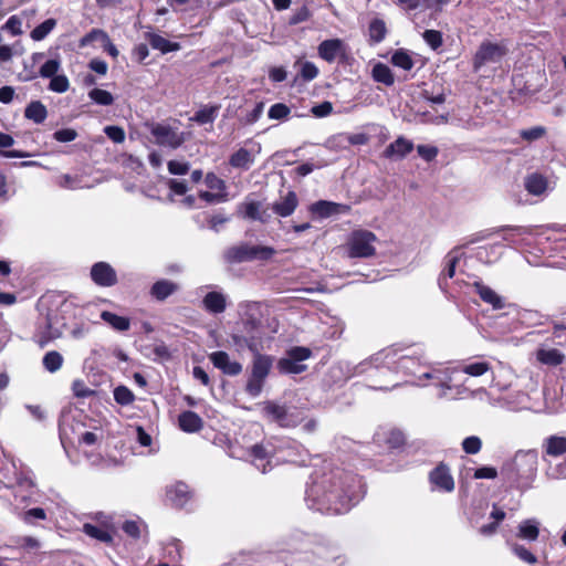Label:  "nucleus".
<instances>
[{
	"label": "nucleus",
	"instance_id": "f257e3e1",
	"mask_svg": "<svg viewBox=\"0 0 566 566\" xmlns=\"http://www.w3.org/2000/svg\"><path fill=\"white\" fill-rule=\"evenodd\" d=\"M361 480L349 471L340 468L324 472L313 483L312 494L321 509L331 514H343L358 502Z\"/></svg>",
	"mask_w": 566,
	"mask_h": 566
},
{
	"label": "nucleus",
	"instance_id": "f03ea898",
	"mask_svg": "<svg viewBox=\"0 0 566 566\" xmlns=\"http://www.w3.org/2000/svg\"><path fill=\"white\" fill-rule=\"evenodd\" d=\"M273 363L274 356L269 354H258L252 356L244 387V390L249 396L258 397L262 392L266 378L271 374Z\"/></svg>",
	"mask_w": 566,
	"mask_h": 566
},
{
	"label": "nucleus",
	"instance_id": "7ed1b4c3",
	"mask_svg": "<svg viewBox=\"0 0 566 566\" xmlns=\"http://www.w3.org/2000/svg\"><path fill=\"white\" fill-rule=\"evenodd\" d=\"M377 235L366 229H357L350 232L346 242L347 255L352 259H367L376 254L375 243Z\"/></svg>",
	"mask_w": 566,
	"mask_h": 566
},
{
	"label": "nucleus",
	"instance_id": "20e7f679",
	"mask_svg": "<svg viewBox=\"0 0 566 566\" xmlns=\"http://www.w3.org/2000/svg\"><path fill=\"white\" fill-rule=\"evenodd\" d=\"M274 254L275 250L271 247L241 243L228 248L224 252V260L230 264L249 262L256 259L266 261Z\"/></svg>",
	"mask_w": 566,
	"mask_h": 566
},
{
	"label": "nucleus",
	"instance_id": "39448f33",
	"mask_svg": "<svg viewBox=\"0 0 566 566\" xmlns=\"http://www.w3.org/2000/svg\"><path fill=\"white\" fill-rule=\"evenodd\" d=\"M313 355L311 348L304 346H294L286 350V357H282L276 363V368L283 375H298L306 371L307 366L302 361L307 360Z\"/></svg>",
	"mask_w": 566,
	"mask_h": 566
},
{
	"label": "nucleus",
	"instance_id": "423d86ee",
	"mask_svg": "<svg viewBox=\"0 0 566 566\" xmlns=\"http://www.w3.org/2000/svg\"><path fill=\"white\" fill-rule=\"evenodd\" d=\"M509 49L504 43H496L489 40L483 41L472 57V69L480 71L490 63H500L507 54Z\"/></svg>",
	"mask_w": 566,
	"mask_h": 566
},
{
	"label": "nucleus",
	"instance_id": "0eeeda50",
	"mask_svg": "<svg viewBox=\"0 0 566 566\" xmlns=\"http://www.w3.org/2000/svg\"><path fill=\"white\" fill-rule=\"evenodd\" d=\"M268 419L276 422L281 428H295L302 422L296 408H289L274 401H266L263 407Z\"/></svg>",
	"mask_w": 566,
	"mask_h": 566
},
{
	"label": "nucleus",
	"instance_id": "6e6552de",
	"mask_svg": "<svg viewBox=\"0 0 566 566\" xmlns=\"http://www.w3.org/2000/svg\"><path fill=\"white\" fill-rule=\"evenodd\" d=\"M428 481L431 486V491L452 493L455 489V482L451 473V469L444 461L439 462L431 471H429Z\"/></svg>",
	"mask_w": 566,
	"mask_h": 566
},
{
	"label": "nucleus",
	"instance_id": "1a4fd4ad",
	"mask_svg": "<svg viewBox=\"0 0 566 566\" xmlns=\"http://www.w3.org/2000/svg\"><path fill=\"white\" fill-rule=\"evenodd\" d=\"M150 134L154 136L155 143L163 147L177 149L185 143L184 133L169 125L154 124Z\"/></svg>",
	"mask_w": 566,
	"mask_h": 566
},
{
	"label": "nucleus",
	"instance_id": "9d476101",
	"mask_svg": "<svg viewBox=\"0 0 566 566\" xmlns=\"http://www.w3.org/2000/svg\"><path fill=\"white\" fill-rule=\"evenodd\" d=\"M90 276L91 280L101 287H111L118 282L115 269L104 261L96 262L92 265Z\"/></svg>",
	"mask_w": 566,
	"mask_h": 566
},
{
	"label": "nucleus",
	"instance_id": "9b49d317",
	"mask_svg": "<svg viewBox=\"0 0 566 566\" xmlns=\"http://www.w3.org/2000/svg\"><path fill=\"white\" fill-rule=\"evenodd\" d=\"M247 331V348L252 353V356L263 354L264 349V332L261 328V323L254 318H249L244 322Z\"/></svg>",
	"mask_w": 566,
	"mask_h": 566
},
{
	"label": "nucleus",
	"instance_id": "f8f14e48",
	"mask_svg": "<svg viewBox=\"0 0 566 566\" xmlns=\"http://www.w3.org/2000/svg\"><path fill=\"white\" fill-rule=\"evenodd\" d=\"M252 463L266 472L271 468V460L275 455V447L271 442H260L252 446L248 451Z\"/></svg>",
	"mask_w": 566,
	"mask_h": 566
},
{
	"label": "nucleus",
	"instance_id": "ddd939ff",
	"mask_svg": "<svg viewBox=\"0 0 566 566\" xmlns=\"http://www.w3.org/2000/svg\"><path fill=\"white\" fill-rule=\"evenodd\" d=\"M209 359L213 367L221 370L227 376H238L242 373V364L237 360H231L227 352L217 350L209 354Z\"/></svg>",
	"mask_w": 566,
	"mask_h": 566
},
{
	"label": "nucleus",
	"instance_id": "4468645a",
	"mask_svg": "<svg viewBox=\"0 0 566 566\" xmlns=\"http://www.w3.org/2000/svg\"><path fill=\"white\" fill-rule=\"evenodd\" d=\"M318 56L327 63L335 62L337 56L346 55V48L340 39L324 40L317 48Z\"/></svg>",
	"mask_w": 566,
	"mask_h": 566
},
{
	"label": "nucleus",
	"instance_id": "2eb2a0df",
	"mask_svg": "<svg viewBox=\"0 0 566 566\" xmlns=\"http://www.w3.org/2000/svg\"><path fill=\"white\" fill-rule=\"evenodd\" d=\"M311 213L319 218H328L334 214L348 213L350 206L327 200H318L310 206Z\"/></svg>",
	"mask_w": 566,
	"mask_h": 566
},
{
	"label": "nucleus",
	"instance_id": "dca6fc26",
	"mask_svg": "<svg viewBox=\"0 0 566 566\" xmlns=\"http://www.w3.org/2000/svg\"><path fill=\"white\" fill-rule=\"evenodd\" d=\"M190 500L188 485L184 482H177L166 490V501L172 507L181 509Z\"/></svg>",
	"mask_w": 566,
	"mask_h": 566
},
{
	"label": "nucleus",
	"instance_id": "f3484780",
	"mask_svg": "<svg viewBox=\"0 0 566 566\" xmlns=\"http://www.w3.org/2000/svg\"><path fill=\"white\" fill-rule=\"evenodd\" d=\"M180 290V285L168 279L157 280L149 290V295L158 301L164 302L169 296L174 295Z\"/></svg>",
	"mask_w": 566,
	"mask_h": 566
},
{
	"label": "nucleus",
	"instance_id": "a211bd4d",
	"mask_svg": "<svg viewBox=\"0 0 566 566\" xmlns=\"http://www.w3.org/2000/svg\"><path fill=\"white\" fill-rule=\"evenodd\" d=\"M298 206V198L295 191L290 190L282 198L281 201H276L272 205L273 212L282 218L290 217L294 213Z\"/></svg>",
	"mask_w": 566,
	"mask_h": 566
},
{
	"label": "nucleus",
	"instance_id": "6ab92c4d",
	"mask_svg": "<svg viewBox=\"0 0 566 566\" xmlns=\"http://www.w3.org/2000/svg\"><path fill=\"white\" fill-rule=\"evenodd\" d=\"M61 333L53 328L52 321L48 315L43 325L39 326L34 333L33 339L39 347L44 348L49 343L59 338Z\"/></svg>",
	"mask_w": 566,
	"mask_h": 566
},
{
	"label": "nucleus",
	"instance_id": "aec40b11",
	"mask_svg": "<svg viewBox=\"0 0 566 566\" xmlns=\"http://www.w3.org/2000/svg\"><path fill=\"white\" fill-rule=\"evenodd\" d=\"M412 150L413 143L400 136L385 148L384 157L402 159Z\"/></svg>",
	"mask_w": 566,
	"mask_h": 566
},
{
	"label": "nucleus",
	"instance_id": "412c9836",
	"mask_svg": "<svg viewBox=\"0 0 566 566\" xmlns=\"http://www.w3.org/2000/svg\"><path fill=\"white\" fill-rule=\"evenodd\" d=\"M178 426L184 432L196 433L203 428V420L195 411L186 410L178 416Z\"/></svg>",
	"mask_w": 566,
	"mask_h": 566
},
{
	"label": "nucleus",
	"instance_id": "4be33fe9",
	"mask_svg": "<svg viewBox=\"0 0 566 566\" xmlns=\"http://www.w3.org/2000/svg\"><path fill=\"white\" fill-rule=\"evenodd\" d=\"M473 289L475 293L480 296V298L486 303L492 305L494 310H502L504 307V302L500 295L496 294L490 286L483 284L480 281L473 283Z\"/></svg>",
	"mask_w": 566,
	"mask_h": 566
},
{
	"label": "nucleus",
	"instance_id": "5701e85b",
	"mask_svg": "<svg viewBox=\"0 0 566 566\" xmlns=\"http://www.w3.org/2000/svg\"><path fill=\"white\" fill-rule=\"evenodd\" d=\"M444 269L439 275L438 282L442 290H447L449 286L448 280L455 275V269L460 262V255L455 253V250L450 251L444 258Z\"/></svg>",
	"mask_w": 566,
	"mask_h": 566
},
{
	"label": "nucleus",
	"instance_id": "b1692460",
	"mask_svg": "<svg viewBox=\"0 0 566 566\" xmlns=\"http://www.w3.org/2000/svg\"><path fill=\"white\" fill-rule=\"evenodd\" d=\"M145 39L154 50H158L163 54L178 51L181 48L178 42L169 41L155 32H146Z\"/></svg>",
	"mask_w": 566,
	"mask_h": 566
},
{
	"label": "nucleus",
	"instance_id": "393cba45",
	"mask_svg": "<svg viewBox=\"0 0 566 566\" xmlns=\"http://www.w3.org/2000/svg\"><path fill=\"white\" fill-rule=\"evenodd\" d=\"M262 203L260 201L245 200L238 206V214L243 219L265 222L266 220L260 211Z\"/></svg>",
	"mask_w": 566,
	"mask_h": 566
},
{
	"label": "nucleus",
	"instance_id": "a878e982",
	"mask_svg": "<svg viewBox=\"0 0 566 566\" xmlns=\"http://www.w3.org/2000/svg\"><path fill=\"white\" fill-rule=\"evenodd\" d=\"M202 304L208 312L213 314H220L227 307L224 295L216 291L208 292L202 300Z\"/></svg>",
	"mask_w": 566,
	"mask_h": 566
},
{
	"label": "nucleus",
	"instance_id": "bb28decb",
	"mask_svg": "<svg viewBox=\"0 0 566 566\" xmlns=\"http://www.w3.org/2000/svg\"><path fill=\"white\" fill-rule=\"evenodd\" d=\"M60 61L56 59L48 60L41 67L39 72L28 71L27 74L22 77L23 81H32L36 78L39 75L44 78H52L56 75L60 70Z\"/></svg>",
	"mask_w": 566,
	"mask_h": 566
},
{
	"label": "nucleus",
	"instance_id": "cd10ccee",
	"mask_svg": "<svg viewBox=\"0 0 566 566\" xmlns=\"http://www.w3.org/2000/svg\"><path fill=\"white\" fill-rule=\"evenodd\" d=\"M544 452L553 458L560 457L566 453V437L562 436H549L545 439Z\"/></svg>",
	"mask_w": 566,
	"mask_h": 566
},
{
	"label": "nucleus",
	"instance_id": "c85d7f7f",
	"mask_svg": "<svg viewBox=\"0 0 566 566\" xmlns=\"http://www.w3.org/2000/svg\"><path fill=\"white\" fill-rule=\"evenodd\" d=\"M536 359L543 365L556 367L564 363L565 355L556 348H539L536 350Z\"/></svg>",
	"mask_w": 566,
	"mask_h": 566
},
{
	"label": "nucleus",
	"instance_id": "c756f323",
	"mask_svg": "<svg viewBox=\"0 0 566 566\" xmlns=\"http://www.w3.org/2000/svg\"><path fill=\"white\" fill-rule=\"evenodd\" d=\"M24 117L35 124H42L48 117L46 106L41 101H32L24 109Z\"/></svg>",
	"mask_w": 566,
	"mask_h": 566
},
{
	"label": "nucleus",
	"instance_id": "7c9ffc66",
	"mask_svg": "<svg viewBox=\"0 0 566 566\" xmlns=\"http://www.w3.org/2000/svg\"><path fill=\"white\" fill-rule=\"evenodd\" d=\"M525 189L533 196H541L547 189V179L537 172L531 174L525 178Z\"/></svg>",
	"mask_w": 566,
	"mask_h": 566
},
{
	"label": "nucleus",
	"instance_id": "2f4dec72",
	"mask_svg": "<svg viewBox=\"0 0 566 566\" xmlns=\"http://www.w3.org/2000/svg\"><path fill=\"white\" fill-rule=\"evenodd\" d=\"M101 318L117 332H127L130 328V319L126 316H119L109 311H103Z\"/></svg>",
	"mask_w": 566,
	"mask_h": 566
},
{
	"label": "nucleus",
	"instance_id": "473e14b6",
	"mask_svg": "<svg viewBox=\"0 0 566 566\" xmlns=\"http://www.w3.org/2000/svg\"><path fill=\"white\" fill-rule=\"evenodd\" d=\"M252 154L245 148H239L229 158V165L233 168L248 170L253 164Z\"/></svg>",
	"mask_w": 566,
	"mask_h": 566
},
{
	"label": "nucleus",
	"instance_id": "72a5a7b5",
	"mask_svg": "<svg viewBox=\"0 0 566 566\" xmlns=\"http://www.w3.org/2000/svg\"><path fill=\"white\" fill-rule=\"evenodd\" d=\"M387 35V27L382 19L375 18L369 22L368 36L370 44H377L385 40Z\"/></svg>",
	"mask_w": 566,
	"mask_h": 566
},
{
	"label": "nucleus",
	"instance_id": "f704fd0d",
	"mask_svg": "<svg viewBox=\"0 0 566 566\" xmlns=\"http://www.w3.org/2000/svg\"><path fill=\"white\" fill-rule=\"evenodd\" d=\"M371 76L375 82L391 86L395 84V76L390 67L381 62L374 65Z\"/></svg>",
	"mask_w": 566,
	"mask_h": 566
},
{
	"label": "nucleus",
	"instance_id": "c9c22d12",
	"mask_svg": "<svg viewBox=\"0 0 566 566\" xmlns=\"http://www.w3.org/2000/svg\"><path fill=\"white\" fill-rule=\"evenodd\" d=\"M220 109V105H205L200 109H198L193 117L191 118L199 125H206L213 123L218 116V112Z\"/></svg>",
	"mask_w": 566,
	"mask_h": 566
},
{
	"label": "nucleus",
	"instance_id": "e433bc0d",
	"mask_svg": "<svg viewBox=\"0 0 566 566\" xmlns=\"http://www.w3.org/2000/svg\"><path fill=\"white\" fill-rule=\"evenodd\" d=\"M538 523L534 520H525L520 523L517 536L522 539L534 542L538 538Z\"/></svg>",
	"mask_w": 566,
	"mask_h": 566
},
{
	"label": "nucleus",
	"instance_id": "4c0bfd02",
	"mask_svg": "<svg viewBox=\"0 0 566 566\" xmlns=\"http://www.w3.org/2000/svg\"><path fill=\"white\" fill-rule=\"evenodd\" d=\"M390 63L396 67L402 69L403 71H410L415 65V61L412 60L409 52L405 49L396 50L391 55Z\"/></svg>",
	"mask_w": 566,
	"mask_h": 566
},
{
	"label": "nucleus",
	"instance_id": "58836bf2",
	"mask_svg": "<svg viewBox=\"0 0 566 566\" xmlns=\"http://www.w3.org/2000/svg\"><path fill=\"white\" fill-rule=\"evenodd\" d=\"M83 532L92 537V538H95L102 543H105V544H112L113 543V536L112 534L99 527V526H96V525H93V524H90V523H86L83 525Z\"/></svg>",
	"mask_w": 566,
	"mask_h": 566
},
{
	"label": "nucleus",
	"instance_id": "ea45409f",
	"mask_svg": "<svg viewBox=\"0 0 566 566\" xmlns=\"http://www.w3.org/2000/svg\"><path fill=\"white\" fill-rule=\"evenodd\" d=\"M63 361V356L56 350L48 352L42 359L43 367L52 374L61 369Z\"/></svg>",
	"mask_w": 566,
	"mask_h": 566
},
{
	"label": "nucleus",
	"instance_id": "a19ab883",
	"mask_svg": "<svg viewBox=\"0 0 566 566\" xmlns=\"http://www.w3.org/2000/svg\"><path fill=\"white\" fill-rule=\"evenodd\" d=\"M295 64H301V69L294 82H296L298 78H301L303 82H311L318 76V67L313 62L297 61Z\"/></svg>",
	"mask_w": 566,
	"mask_h": 566
},
{
	"label": "nucleus",
	"instance_id": "79ce46f5",
	"mask_svg": "<svg viewBox=\"0 0 566 566\" xmlns=\"http://www.w3.org/2000/svg\"><path fill=\"white\" fill-rule=\"evenodd\" d=\"M55 19H46L31 31L30 36L33 41H42L55 28Z\"/></svg>",
	"mask_w": 566,
	"mask_h": 566
},
{
	"label": "nucleus",
	"instance_id": "37998d69",
	"mask_svg": "<svg viewBox=\"0 0 566 566\" xmlns=\"http://www.w3.org/2000/svg\"><path fill=\"white\" fill-rule=\"evenodd\" d=\"M501 474L510 486L520 484L518 467L516 462L505 463L501 469Z\"/></svg>",
	"mask_w": 566,
	"mask_h": 566
},
{
	"label": "nucleus",
	"instance_id": "c03bdc74",
	"mask_svg": "<svg viewBox=\"0 0 566 566\" xmlns=\"http://www.w3.org/2000/svg\"><path fill=\"white\" fill-rule=\"evenodd\" d=\"M114 400L120 406H129L135 401L134 392L126 386H117L114 391Z\"/></svg>",
	"mask_w": 566,
	"mask_h": 566
},
{
	"label": "nucleus",
	"instance_id": "a18cd8bd",
	"mask_svg": "<svg viewBox=\"0 0 566 566\" xmlns=\"http://www.w3.org/2000/svg\"><path fill=\"white\" fill-rule=\"evenodd\" d=\"M385 444L391 450L402 449L406 444V437L402 431L392 429L388 432L385 439Z\"/></svg>",
	"mask_w": 566,
	"mask_h": 566
},
{
	"label": "nucleus",
	"instance_id": "49530a36",
	"mask_svg": "<svg viewBox=\"0 0 566 566\" xmlns=\"http://www.w3.org/2000/svg\"><path fill=\"white\" fill-rule=\"evenodd\" d=\"M422 39L427 43V45L433 51H438L443 44L442 32L438 30H426L422 33Z\"/></svg>",
	"mask_w": 566,
	"mask_h": 566
},
{
	"label": "nucleus",
	"instance_id": "de8ad7c7",
	"mask_svg": "<svg viewBox=\"0 0 566 566\" xmlns=\"http://www.w3.org/2000/svg\"><path fill=\"white\" fill-rule=\"evenodd\" d=\"M90 98L102 106H109L114 103L113 95L105 90L102 88H93L88 92Z\"/></svg>",
	"mask_w": 566,
	"mask_h": 566
},
{
	"label": "nucleus",
	"instance_id": "09e8293b",
	"mask_svg": "<svg viewBox=\"0 0 566 566\" xmlns=\"http://www.w3.org/2000/svg\"><path fill=\"white\" fill-rule=\"evenodd\" d=\"M491 369V365L488 361H475L464 365L462 371L467 375L479 377L484 375Z\"/></svg>",
	"mask_w": 566,
	"mask_h": 566
},
{
	"label": "nucleus",
	"instance_id": "8fccbe9b",
	"mask_svg": "<svg viewBox=\"0 0 566 566\" xmlns=\"http://www.w3.org/2000/svg\"><path fill=\"white\" fill-rule=\"evenodd\" d=\"M290 114H291V108L284 103L273 104L268 112V116L270 119H277V120L287 119Z\"/></svg>",
	"mask_w": 566,
	"mask_h": 566
},
{
	"label": "nucleus",
	"instance_id": "3c124183",
	"mask_svg": "<svg viewBox=\"0 0 566 566\" xmlns=\"http://www.w3.org/2000/svg\"><path fill=\"white\" fill-rule=\"evenodd\" d=\"M546 135V128L544 126H534L527 129L520 130V137L528 143H533L543 138Z\"/></svg>",
	"mask_w": 566,
	"mask_h": 566
},
{
	"label": "nucleus",
	"instance_id": "603ef678",
	"mask_svg": "<svg viewBox=\"0 0 566 566\" xmlns=\"http://www.w3.org/2000/svg\"><path fill=\"white\" fill-rule=\"evenodd\" d=\"M205 184L211 190L217 192H227V184L223 179L218 177L214 172L209 171L205 176Z\"/></svg>",
	"mask_w": 566,
	"mask_h": 566
},
{
	"label": "nucleus",
	"instance_id": "864d4df0",
	"mask_svg": "<svg viewBox=\"0 0 566 566\" xmlns=\"http://www.w3.org/2000/svg\"><path fill=\"white\" fill-rule=\"evenodd\" d=\"M461 446L467 454H476L482 449V440L478 436H470L463 439Z\"/></svg>",
	"mask_w": 566,
	"mask_h": 566
},
{
	"label": "nucleus",
	"instance_id": "5fc2aeb1",
	"mask_svg": "<svg viewBox=\"0 0 566 566\" xmlns=\"http://www.w3.org/2000/svg\"><path fill=\"white\" fill-rule=\"evenodd\" d=\"M70 87L69 78L61 74L53 76L49 83V90L55 93H65Z\"/></svg>",
	"mask_w": 566,
	"mask_h": 566
},
{
	"label": "nucleus",
	"instance_id": "6e6d98bb",
	"mask_svg": "<svg viewBox=\"0 0 566 566\" xmlns=\"http://www.w3.org/2000/svg\"><path fill=\"white\" fill-rule=\"evenodd\" d=\"M123 532L129 536L130 538L137 541L142 536V523L134 521V520H127L122 525Z\"/></svg>",
	"mask_w": 566,
	"mask_h": 566
},
{
	"label": "nucleus",
	"instance_id": "4d7b16f0",
	"mask_svg": "<svg viewBox=\"0 0 566 566\" xmlns=\"http://www.w3.org/2000/svg\"><path fill=\"white\" fill-rule=\"evenodd\" d=\"M312 17V12L306 4H303L301 8L296 9L293 14L289 19L290 25H297L302 22L310 20Z\"/></svg>",
	"mask_w": 566,
	"mask_h": 566
},
{
	"label": "nucleus",
	"instance_id": "13d9d810",
	"mask_svg": "<svg viewBox=\"0 0 566 566\" xmlns=\"http://www.w3.org/2000/svg\"><path fill=\"white\" fill-rule=\"evenodd\" d=\"M512 551L521 560L530 565H535L537 563V557L523 545L514 544L512 546Z\"/></svg>",
	"mask_w": 566,
	"mask_h": 566
},
{
	"label": "nucleus",
	"instance_id": "bf43d9fd",
	"mask_svg": "<svg viewBox=\"0 0 566 566\" xmlns=\"http://www.w3.org/2000/svg\"><path fill=\"white\" fill-rule=\"evenodd\" d=\"M392 2L406 11H413L420 7H431L430 0H392Z\"/></svg>",
	"mask_w": 566,
	"mask_h": 566
},
{
	"label": "nucleus",
	"instance_id": "052dcab7",
	"mask_svg": "<svg viewBox=\"0 0 566 566\" xmlns=\"http://www.w3.org/2000/svg\"><path fill=\"white\" fill-rule=\"evenodd\" d=\"M72 391L73 395L77 398H87L95 395V391L88 388L85 381L82 379H75L72 382Z\"/></svg>",
	"mask_w": 566,
	"mask_h": 566
},
{
	"label": "nucleus",
	"instance_id": "680f3d73",
	"mask_svg": "<svg viewBox=\"0 0 566 566\" xmlns=\"http://www.w3.org/2000/svg\"><path fill=\"white\" fill-rule=\"evenodd\" d=\"M198 197L208 203L226 202L228 200V192H211L201 190Z\"/></svg>",
	"mask_w": 566,
	"mask_h": 566
},
{
	"label": "nucleus",
	"instance_id": "e2e57ef3",
	"mask_svg": "<svg viewBox=\"0 0 566 566\" xmlns=\"http://www.w3.org/2000/svg\"><path fill=\"white\" fill-rule=\"evenodd\" d=\"M104 39H107V33L102 29H92L88 33H86L80 41L81 46H86L93 43L96 40H101L103 42Z\"/></svg>",
	"mask_w": 566,
	"mask_h": 566
},
{
	"label": "nucleus",
	"instance_id": "0e129e2a",
	"mask_svg": "<svg viewBox=\"0 0 566 566\" xmlns=\"http://www.w3.org/2000/svg\"><path fill=\"white\" fill-rule=\"evenodd\" d=\"M417 153L423 160L430 163L436 159L439 154V149L432 145H418Z\"/></svg>",
	"mask_w": 566,
	"mask_h": 566
},
{
	"label": "nucleus",
	"instance_id": "69168bd1",
	"mask_svg": "<svg viewBox=\"0 0 566 566\" xmlns=\"http://www.w3.org/2000/svg\"><path fill=\"white\" fill-rule=\"evenodd\" d=\"M3 30H8L12 35L22 34V21L18 15H11L2 27Z\"/></svg>",
	"mask_w": 566,
	"mask_h": 566
},
{
	"label": "nucleus",
	"instance_id": "338daca9",
	"mask_svg": "<svg viewBox=\"0 0 566 566\" xmlns=\"http://www.w3.org/2000/svg\"><path fill=\"white\" fill-rule=\"evenodd\" d=\"M311 113L316 118L329 116L333 113V104L329 101H324L311 108Z\"/></svg>",
	"mask_w": 566,
	"mask_h": 566
},
{
	"label": "nucleus",
	"instance_id": "774afa93",
	"mask_svg": "<svg viewBox=\"0 0 566 566\" xmlns=\"http://www.w3.org/2000/svg\"><path fill=\"white\" fill-rule=\"evenodd\" d=\"M106 136L114 143H123L125 140V132L122 127L111 125L104 128Z\"/></svg>",
	"mask_w": 566,
	"mask_h": 566
}]
</instances>
